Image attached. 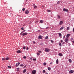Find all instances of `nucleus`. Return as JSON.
Returning <instances> with one entry per match:
<instances>
[{"instance_id":"nucleus-1","label":"nucleus","mask_w":74,"mask_h":74,"mask_svg":"<svg viewBox=\"0 0 74 74\" xmlns=\"http://www.w3.org/2000/svg\"><path fill=\"white\" fill-rule=\"evenodd\" d=\"M69 39L68 38H65V39L64 40V41L66 42V45H67V43H68V41H69Z\"/></svg>"},{"instance_id":"nucleus-2","label":"nucleus","mask_w":74,"mask_h":74,"mask_svg":"<svg viewBox=\"0 0 74 74\" xmlns=\"http://www.w3.org/2000/svg\"><path fill=\"white\" fill-rule=\"evenodd\" d=\"M45 51H46V52H49L50 49H49L46 48L45 49Z\"/></svg>"},{"instance_id":"nucleus-3","label":"nucleus","mask_w":74,"mask_h":74,"mask_svg":"<svg viewBox=\"0 0 74 74\" xmlns=\"http://www.w3.org/2000/svg\"><path fill=\"white\" fill-rule=\"evenodd\" d=\"M32 74H36V70H33L32 71Z\"/></svg>"},{"instance_id":"nucleus-4","label":"nucleus","mask_w":74,"mask_h":74,"mask_svg":"<svg viewBox=\"0 0 74 74\" xmlns=\"http://www.w3.org/2000/svg\"><path fill=\"white\" fill-rule=\"evenodd\" d=\"M63 11H65L66 12H67L69 11V10L67 9L66 8H64L63 9Z\"/></svg>"},{"instance_id":"nucleus-5","label":"nucleus","mask_w":74,"mask_h":74,"mask_svg":"<svg viewBox=\"0 0 74 74\" xmlns=\"http://www.w3.org/2000/svg\"><path fill=\"white\" fill-rule=\"evenodd\" d=\"M16 52H17V53H21V51L20 50H18L16 51Z\"/></svg>"},{"instance_id":"nucleus-6","label":"nucleus","mask_w":74,"mask_h":74,"mask_svg":"<svg viewBox=\"0 0 74 74\" xmlns=\"http://www.w3.org/2000/svg\"><path fill=\"white\" fill-rule=\"evenodd\" d=\"M19 64H20V63L18 62V63H17L16 64V67H18V66Z\"/></svg>"},{"instance_id":"nucleus-7","label":"nucleus","mask_w":74,"mask_h":74,"mask_svg":"<svg viewBox=\"0 0 74 74\" xmlns=\"http://www.w3.org/2000/svg\"><path fill=\"white\" fill-rule=\"evenodd\" d=\"M63 21H61L60 22V25H62V24H63Z\"/></svg>"},{"instance_id":"nucleus-8","label":"nucleus","mask_w":74,"mask_h":74,"mask_svg":"<svg viewBox=\"0 0 74 74\" xmlns=\"http://www.w3.org/2000/svg\"><path fill=\"white\" fill-rule=\"evenodd\" d=\"M74 73V71L73 70H71L69 72V73L70 74H71V73Z\"/></svg>"},{"instance_id":"nucleus-9","label":"nucleus","mask_w":74,"mask_h":74,"mask_svg":"<svg viewBox=\"0 0 74 74\" xmlns=\"http://www.w3.org/2000/svg\"><path fill=\"white\" fill-rule=\"evenodd\" d=\"M29 13V11L28 10H26L25 11V13L26 14H27Z\"/></svg>"},{"instance_id":"nucleus-10","label":"nucleus","mask_w":74,"mask_h":74,"mask_svg":"<svg viewBox=\"0 0 74 74\" xmlns=\"http://www.w3.org/2000/svg\"><path fill=\"white\" fill-rule=\"evenodd\" d=\"M27 33H25L23 34V36H25V35H27Z\"/></svg>"},{"instance_id":"nucleus-11","label":"nucleus","mask_w":74,"mask_h":74,"mask_svg":"<svg viewBox=\"0 0 74 74\" xmlns=\"http://www.w3.org/2000/svg\"><path fill=\"white\" fill-rule=\"evenodd\" d=\"M58 55L59 56H63V54L62 53H59Z\"/></svg>"},{"instance_id":"nucleus-12","label":"nucleus","mask_w":74,"mask_h":74,"mask_svg":"<svg viewBox=\"0 0 74 74\" xmlns=\"http://www.w3.org/2000/svg\"><path fill=\"white\" fill-rule=\"evenodd\" d=\"M56 63V64H58V63H59V60H58V59H57Z\"/></svg>"},{"instance_id":"nucleus-13","label":"nucleus","mask_w":74,"mask_h":74,"mask_svg":"<svg viewBox=\"0 0 74 74\" xmlns=\"http://www.w3.org/2000/svg\"><path fill=\"white\" fill-rule=\"evenodd\" d=\"M57 16L58 18V19H60V16H59V15H58Z\"/></svg>"},{"instance_id":"nucleus-14","label":"nucleus","mask_w":74,"mask_h":74,"mask_svg":"<svg viewBox=\"0 0 74 74\" xmlns=\"http://www.w3.org/2000/svg\"><path fill=\"white\" fill-rule=\"evenodd\" d=\"M69 63H71L72 62L71 59H69Z\"/></svg>"},{"instance_id":"nucleus-15","label":"nucleus","mask_w":74,"mask_h":74,"mask_svg":"<svg viewBox=\"0 0 74 74\" xmlns=\"http://www.w3.org/2000/svg\"><path fill=\"white\" fill-rule=\"evenodd\" d=\"M44 22V21L41 20H40V23H43Z\"/></svg>"},{"instance_id":"nucleus-16","label":"nucleus","mask_w":74,"mask_h":74,"mask_svg":"<svg viewBox=\"0 0 74 74\" xmlns=\"http://www.w3.org/2000/svg\"><path fill=\"white\" fill-rule=\"evenodd\" d=\"M70 34H69L67 35H66V37H70Z\"/></svg>"},{"instance_id":"nucleus-17","label":"nucleus","mask_w":74,"mask_h":74,"mask_svg":"<svg viewBox=\"0 0 74 74\" xmlns=\"http://www.w3.org/2000/svg\"><path fill=\"white\" fill-rule=\"evenodd\" d=\"M58 34H59L60 37H61V36H62V34H61V33H59Z\"/></svg>"},{"instance_id":"nucleus-18","label":"nucleus","mask_w":74,"mask_h":74,"mask_svg":"<svg viewBox=\"0 0 74 74\" xmlns=\"http://www.w3.org/2000/svg\"><path fill=\"white\" fill-rule=\"evenodd\" d=\"M47 69L48 70H49V71H50V70H51V68H50V67H48Z\"/></svg>"},{"instance_id":"nucleus-19","label":"nucleus","mask_w":74,"mask_h":74,"mask_svg":"<svg viewBox=\"0 0 74 74\" xmlns=\"http://www.w3.org/2000/svg\"><path fill=\"white\" fill-rule=\"evenodd\" d=\"M47 64V63L46 62H44L43 63V65L44 66H46V65Z\"/></svg>"},{"instance_id":"nucleus-20","label":"nucleus","mask_w":74,"mask_h":74,"mask_svg":"<svg viewBox=\"0 0 74 74\" xmlns=\"http://www.w3.org/2000/svg\"><path fill=\"white\" fill-rule=\"evenodd\" d=\"M59 45H60V47H62V44L60 42L59 43Z\"/></svg>"},{"instance_id":"nucleus-21","label":"nucleus","mask_w":74,"mask_h":74,"mask_svg":"<svg viewBox=\"0 0 74 74\" xmlns=\"http://www.w3.org/2000/svg\"><path fill=\"white\" fill-rule=\"evenodd\" d=\"M26 71V69H25L23 71V73H25Z\"/></svg>"},{"instance_id":"nucleus-22","label":"nucleus","mask_w":74,"mask_h":74,"mask_svg":"<svg viewBox=\"0 0 74 74\" xmlns=\"http://www.w3.org/2000/svg\"><path fill=\"white\" fill-rule=\"evenodd\" d=\"M6 60H8V59H9V58L8 57H7L5 58Z\"/></svg>"},{"instance_id":"nucleus-23","label":"nucleus","mask_w":74,"mask_h":74,"mask_svg":"<svg viewBox=\"0 0 74 74\" xmlns=\"http://www.w3.org/2000/svg\"><path fill=\"white\" fill-rule=\"evenodd\" d=\"M63 29H64V27H62L60 28V30H63Z\"/></svg>"},{"instance_id":"nucleus-24","label":"nucleus","mask_w":74,"mask_h":74,"mask_svg":"<svg viewBox=\"0 0 74 74\" xmlns=\"http://www.w3.org/2000/svg\"><path fill=\"white\" fill-rule=\"evenodd\" d=\"M38 39L40 40V39H42V37H38Z\"/></svg>"},{"instance_id":"nucleus-25","label":"nucleus","mask_w":74,"mask_h":74,"mask_svg":"<svg viewBox=\"0 0 74 74\" xmlns=\"http://www.w3.org/2000/svg\"><path fill=\"white\" fill-rule=\"evenodd\" d=\"M33 60L36 61V58H33Z\"/></svg>"},{"instance_id":"nucleus-26","label":"nucleus","mask_w":74,"mask_h":74,"mask_svg":"<svg viewBox=\"0 0 74 74\" xmlns=\"http://www.w3.org/2000/svg\"><path fill=\"white\" fill-rule=\"evenodd\" d=\"M40 45H43V43L42 42H41L40 44Z\"/></svg>"},{"instance_id":"nucleus-27","label":"nucleus","mask_w":74,"mask_h":74,"mask_svg":"<svg viewBox=\"0 0 74 74\" xmlns=\"http://www.w3.org/2000/svg\"><path fill=\"white\" fill-rule=\"evenodd\" d=\"M23 66H24V65H23V64H21L20 65V66L21 67H23Z\"/></svg>"},{"instance_id":"nucleus-28","label":"nucleus","mask_w":74,"mask_h":74,"mask_svg":"<svg viewBox=\"0 0 74 74\" xmlns=\"http://www.w3.org/2000/svg\"><path fill=\"white\" fill-rule=\"evenodd\" d=\"M8 68H10V69L11 68V66H8Z\"/></svg>"},{"instance_id":"nucleus-29","label":"nucleus","mask_w":74,"mask_h":74,"mask_svg":"<svg viewBox=\"0 0 74 74\" xmlns=\"http://www.w3.org/2000/svg\"><path fill=\"white\" fill-rule=\"evenodd\" d=\"M37 55H38V56H40V53H37Z\"/></svg>"},{"instance_id":"nucleus-30","label":"nucleus","mask_w":74,"mask_h":74,"mask_svg":"<svg viewBox=\"0 0 74 74\" xmlns=\"http://www.w3.org/2000/svg\"><path fill=\"white\" fill-rule=\"evenodd\" d=\"M25 30H24V31H23V32H22L21 33V34H22L24 32H25Z\"/></svg>"},{"instance_id":"nucleus-31","label":"nucleus","mask_w":74,"mask_h":74,"mask_svg":"<svg viewBox=\"0 0 74 74\" xmlns=\"http://www.w3.org/2000/svg\"><path fill=\"white\" fill-rule=\"evenodd\" d=\"M23 49H26V47H23Z\"/></svg>"},{"instance_id":"nucleus-32","label":"nucleus","mask_w":74,"mask_h":74,"mask_svg":"<svg viewBox=\"0 0 74 74\" xmlns=\"http://www.w3.org/2000/svg\"><path fill=\"white\" fill-rule=\"evenodd\" d=\"M23 58L24 59H26V57L25 56H24L23 57Z\"/></svg>"},{"instance_id":"nucleus-33","label":"nucleus","mask_w":74,"mask_h":74,"mask_svg":"<svg viewBox=\"0 0 74 74\" xmlns=\"http://www.w3.org/2000/svg\"><path fill=\"white\" fill-rule=\"evenodd\" d=\"M25 10V8H23L22 9V11H24Z\"/></svg>"},{"instance_id":"nucleus-34","label":"nucleus","mask_w":74,"mask_h":74,"mask_svg":"<svg viewBox=\"0 0 74 74\" xmlns=\"http://www.w3.org/2000/svg\"><path fill=\"white\" fill-rule=\"evenodd\" d=\"M17 71H19V68H17Z\"/></svg>"},{"instance_id":"nucleus-35","label":"nucleus","mask_w":74,"mask_h":74,"mask_svg":"<svg viewBox=\"0 0 74 74\" xmlns=\"http://www.w3.org/2000/svg\"><path fill=\"white\" fill-rule=\"evenodd\" d=\"M45 70H43V73H45Z\"/></svg>"},{"instance_id":"nucleus-36","label":"nucleus","mask_w":74,"mask_h":74,"mask_svg":"<svg viewBox=\"0 0 74 74\" xmlns=\"http://www.w3.org/2000/svg\"><path fill=\"white\" fill-rule=\"evenodd\" d=\"M60 1H58V2H57V4H59V3H60Z\"/></svg>"},{"instance_id":"nucleus-37","label":"nucleus","mask_w":74,"mask_h":74,"mask_svg":"<svg viewBox=\"0 0 74 74\" xmlns=\"http://www.w3.org/2000/svg\"><path fill=\"white\" fill-rule=\"evenodd\" d=\"M69 29H70V27H67V30H69Z\"/></svg>"},{"instance_id":"nucleus-38","label":"nucleus","mask_w":74,"mask_h":74,"mask_svg":"<svg viewBox=\"0 0 74 74\" xmlns=\"http://www.w3.org/2000/svg\"><path fill=\"white\" fill-rule=\"evenodd\" d=\"M2 60H5V58H2Z\"/></svg>"},{"instance_id":"nucleus-39","label":"nucleus","mask_w":74,"mask_h":74,"mask_svg":"<svg viewBox=\"0 0 74 74\" xmlns=\"http://www.w3.org/2000/svg\"><path fill=\"white\" fill-rule=\"evenodd\" d=\"M37 6H35L34 7V8H37Z\"/></svg>"},{"instance_id":"nucleus-40","label":"nucleus","mask_w":74,"mask_h":74,"mask_svg":"<svg viewBox=\"0 0 74 74\" xmlns=\"http://www.w3.org/2000/svg\"><path fill=\"white\" fill-rule=\"evenodd\" d=\"M21 30H25V29H24V27H22V28H21Z\"/></svg>"},{"instance_id":"nucleus-41","label":"nucleus","mask_w":74,"mask_h":74,"mask_svg":"<svg viewBox=\"0 0 74 74\" xmlns=\"http://www.w3.org/2000/svg\"><path fill=\"white\" fill-rule=\"evenodd\" d=\"M33 44H35L36 43V42L34 41H33Z\"/></svg>"},{"instance_id":"nucleus-42","label":"nucleus","mask_w":74,"mask_h":74,"mask_svg":"<svg viewBox=\"0 0 74 74\" xmlns=\"http://www.w3.org/2000/svg\"><path fill=\"white\" fill-rule=\"evenodd\" d=\"M38 52H39V53H41V51H39Z\"/></svg>"},{"instance_id":"nucleus-43","label":"nucleus","mask_w":74,"mask_h":74,"mask_svg":"<svg viewBox=\"0 0 74 74\" xmlns=\"http://www.w3.org/2000/svg\"><path fill=\"white\" fill-rule=\"evenodd\" d=\"M26 49L27 50H28V49H29V48H28V47H27L26 48Z\"/></svg>"},{"instance_id":"nucleus-44","label":"nucleus","mask_w":74,"mask_h":74,"mask_svg":"<svg viewBox=\"0 0 74 74\" xmlns=\"http://www.w3.org/2000/svg\"><path fill=\"white\" fill-rule=\"evenodd\" d=\"M48 12H51V10H47Z\"/></svg>"},{"instance_id":"nucleus-45","label":"nucleus","mask_w":74,"mask_h":74,"mask_svg":"<svg viewBox=\"0 0 74 74\" xmlns=\"http://www.w3.org/2000/svg\"><path fill=\"white\" fill-rule=\"evenodd\" d=\"M42 37V36H41V35H40L39 36V37Z\"/></svg>"},{"instance_id":"nucleus-46","label":"nucleus","mask_w":74,"mask_h":74,"mask_svg":"<svg viewBox=\"0 0 74 74\" xmlns=\"http://www.w3.org/2000/svg\"><path fill=\"white\" fill-rule=\"evenodd\" d=\"M62 44H65V42H63Z\"/></svg>"},{"instance_id":"nucleus-47","label":"nucleus","mask_w":74,"mask_h":74,"mask_svg":"<svg viewBox=\"0 0 74 74\" xmlns=\"http://www.w3.org/2000/svg\"><path fill=\"white\" fill-rule=\"evenodd\" d=\"M52 63H53V62H51L50 63V64H52Z\"/></svg>"},{"instance_id":"nucleus-48","label":"nucleus","mask_w":74,"mask_h":74,"mask_svg":"<svg viewBox=\"0 0 74 74\" xmlns=\"http://www.w3.org/2000/svg\"><path fill=\"white\" fill-rule=\"evenodd\" d=\"M45 39H48V37H45Z\"/></svg>"},{"instance_id":"nucleus-49","label":"nucleus","mask_w":74,"mask_h":74,"mask_svg":"<svg viewBox=\"0 0 74 74\" xmlns=\"http://www.w3.org/2000/svg\"><path fill=\"white\" fill-rule=\"evenodd\" d=\"M61 42H62V43L63 42V40H61Z\"/></svg>"},{"instance_id":"nucleus-50","label":"nucleus","mask_w":74,"mask_h":74,"mask_svg":"<svg viewBox=\"0 0 74 74\" xmlns=\"http://www.w3.org/2000/svg\"><path fill=\"white\" fill-rule=\"evenodd\" d=\"M71 40H73V38H72L71 39Z\"/></svg>"},{"instance_id":"nucleus-51","label":"nucleus","mask_w":74,"mask_h":74,"mask_svg":"<svg viewBox=\"0 0 74 74\" xmlns=\"http://www.w3.org/2000/svg\"><path fill=\"white\" fill-rule=\"evenodd\" d=\"M51 42H53V40H51Z\"/></svg>"},{"instance_id":"nucleus-52","label":"nucleus","mask_w":74,"mask_h":74,"mask_svg":"<svg viewBox=\"0 0 74 74\" xmlns=\"http://www.w3.org/2000/svg\"><path fill=\"white\" fill-rule=\"evenodd\" d=\"M46 29H48V27H47L46 28Z\"/></svg>"},{"instance_id":"nucleus-53","label":"nucleus","mask_w":74,"mask_h":74,"mask_svg":"<svg viewBox=\"0 0 74 74\" xmlns=\"http://www.w3.org/2000/svg\"><path fill=\"white\" fill-rule=\"evenodd\" d=\"M34 6H35V4H33Z\"/></svg>"},{"instance_id":"nucleus-54","label":"nucleus","mask_w":74,"mask_h":74,"mask_svg":"<svg viewBox=\"0 0 74 74\" xmlns=\"http://www.w3.org/2000/svg\"><path fill=\"white\" fill-rule=\"evenodd\" d=\"M72 42H73V44H74V41H73Z\"/></svg>"},{"instance_id":"nucleus-55","label":"nucleus","mask_w":74,"mask_h":74,"mask_svg":"<svg viewBox=\"0 0 74 74\" xmlns=\"http://www.w3.org/2000/svg\"><path fill=\"white\" fill-rule=\"evenodd\" d=\"M46 74H48V73H46Z\"/></svg>"},{"instance_id":"nucleus-56","label":"nucleus","mask_w":74,"mask_h":74,"mask_svg":"<svg viewBox=\"0 0 74 74\" xmlns=\"http://www.w3.org/2000/svg\"><path fill=\"white\" fill-rule=\"evenodd\" d=\"M28 1V0H26V1Z\"/></svg>"},{"instance_id":"nucleus-57","label":"nucleus","mask_w":74,"mask_h":74,"mask_svg":"<svg viewBox=\"0 0 74 74\" xmlns=\"http://www.w3.org/2000/svg\"><path fill=\"white\" fill-rule=\"evenodd\" d=\"M46 37H48V36H46Z\"/></svg>"},{"instance_id":"nucleus-58","label":"nucleus","mask_w":74,"mask_h":74,"mask_svg":"<svg viewBox=\"0 0 74 74\" xmlns=\"http://www.w3.org/2000/svg\"><path fill=\"white\" fill-rule=\"evenodd\" d=\"M26 66L25 65V67H26Z\"/></svg>"},{"instance_id":"nucleus-59","label":"nucleus","mask_w":74,"mask_h":74,"mask_svg":"<svg viewBox=\"0 0 74 74\" xmlns=\"http://www.w3.org/2000/svg\"><path fill=\"white\" fill-rule=\"evenodd\" d=\"M27 74H29V73H27Z\"/></svg>"},{"instance_id":"nucleus-60","label":"nucleus","mask_w":74,"mask_h":74,"mask_svg":"<svg viewBox=\"0 0 74 74\" xmlns=\"http://www.w3.org/2000/svg\"><path fill=\"white\" fill-rule=\"evenodd\" d=\"M73 19H74V18H73Z\"/></svg>"}]
</instances>
